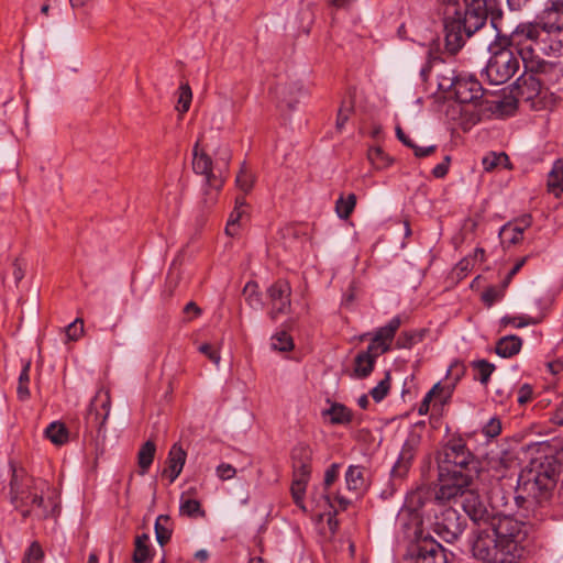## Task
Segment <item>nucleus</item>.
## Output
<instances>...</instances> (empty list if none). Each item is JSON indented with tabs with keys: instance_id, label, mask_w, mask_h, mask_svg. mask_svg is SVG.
<instances>
[{
	"instance_id": "f257e3e1",
	"label": "nucleus",
	"mask_w": 563,
	"mask_h": 563,
	"mask_svg": "<svg viewBox=\"0 0 563 563\" xmlns=\"http://www.w3.org/2000/svg\"><path fill=\"white\" fill-rule=\"evenodd\" d=\"M526 537L522 523L510 517L498 518L492 528L475 532L471 543L473 556L485 563H517Z\"/></svg>"
},
{
	"instance_id": "f03ea898",
	"label": "nucleus",
	"mask_w": 563,
	"mask_h": 563,
	"mask_svg": "<svg viewBox=\"0 0 563 563\" xmlns=\"http://www.w3.org/2000/svg\"><path fill=\"white\" fill-rule=\"evenodd\" d=\"M433 63L439 66L435 102H456L461 106L466 103H474V106H506L501 96L484 91L478 80L474 78H456L454 70L445 66L438 57L432 60L429 58L421 68L420 76L423 81L428 80Z\"/></svg>"
},
{
	"instance_id": "7ed1b4c3",
	"label": "nucleus",
	"mask_w": 563,
	"mask_h": 563,
	"mask_svg": "<svg viewBox=\"0 0 563 563\" xmlns=\"http://www.w3.org/2000/svg\"><path fill=\"white\" fill-rule=\"evenodd\" d=\"M487 15L486 0H464L463 10L456 0H449L444 18L446 51L456 54L485 25Z\"/></svg>"
},
{
	"instance_id": "20e7f679",
	"label": "nucleus",
	"mask_w": 563,
	"mask_h": 563,
	"mask_svg": "<svg viewBox=\"0 0 563 563\" xmlns=\"http://www.w3.org/2000/svg\"><path fill=\"white\" fill-rule=\"evenodd\" d=\"M46 488L48 484L45 481L30 476L23 468L16 470L12 466L10 503L23 518L34 516L45 519L53 515L56 503L51 498L44 499Z\"/></svg>"
},
{
	"instance_id": "39448f33",
	"label": "nucleus",
	"mask_w": 563,
	"mask_h": 563,
	"mask_svg": "<svg viewBox=\"0 0 563 563\" xmlns=\"http://www.w3.org/2000/svg\"><path fill=\"white\" fill-rule=\"evenodd\" d=\"M212 159L205 150H199V142L194 147L192 168L196 174L205 177L208 189L203 192V205L210 207L217 201V196L223 186L231 162V151L227 144H219L212 150Z\"/></svg>"
},
{
	"instance_id": "423d86ee",
	"label": "nucleus",
	"mask_w": 563,
	"mask_h": 563,
	"mask_svg": "<svg viewBox=\"0 0 563 563\" xmlns=\"http://www.w3.org/2000/svg\"><path fill=\"white\" fill-rule=\"evenodd\" d=\"M550 35L543 24L522 23L504 41L516 49L526 70L529 73H538L541 71L543 67V62L540 59L538 52L545 51L543 43Z\"/></svg>"
},
{
	"instance_id": "0eeeda50",
	"label": "nucleus",
	"mask_w": 563,
	"mask_h": 563,
	"mask_svg": "<svg viewBox=\"0 0 563 563\" xmlns=\"http://www.w3.org/2000/svg\"><path fill=\"white\" fill-rule=\"evenodd\" d=\"M555 486L554 472L548 468L523 471L518 481L516 503L529 509L547 501Z\"/></svg>"
},
{
	"instance_id": "6e6552de",
	"label": "nucleus",
	"mask_w": 563,
	"mask_h": 563,
	"mask_svg": "<svg viewBox=\"0 0 563 563\" xmlns=\"http://www.w3.org/2000/svg\"><path fill=\"white\" fill-rule=\"evenodd\" d=\"M492 56L485 68L488 80L494 85L508 81L518 70L520 62L516 49L504 41L490 46Z\"/></svg>"
},
{
	"instance_id": "1a4fd4ad",
	"label": "nucleus",
	"mask_w": 563,
	"mask_h": 563,
	"mask_svg": "<svg viewBox=\"0 0 563 563\" xmlns=\"http://www.w3.org/2000/svg\"><path fill=\"white\" fill-rule=\"evenodd\" d=\"M441 474L450 475L454 471H462V475L478 477L481 473L479 461L467 450L462 440L450 441L444 450L443 457L439 462Z\"/></svg>"
},
{
	"instance_id": "9d476101",
	"label": "nucleus",
	"mask_w": 563,
	"mask_h": 563,
	"mask_svg": "<svg viewBox=\"0 0 563 563\" xmlns=\"http://www.w3.org/2000/svg\"><path fill=\"white\" fill-rule=\"evenodd\" d=\"M111 410V397L109 389L101 387L91 399L86 416L87 427L96 428L95 448L98 454L104 451L107 438L106 423Z\"/></svg>"
},
{
	"instance_id": "9b49d317",
	"label": "nucleus",
	"mask_w": 563,
	"mask_h": 563,
	"mask_svg": "<svg viewBox=\"0 0 563 563\" xmlns=\"http://www.w3.org/2000/svg\"><path fill=\"white\" fill-rule=\"evenodd\" d=\"M434 521L432 530L445 542L452 543L459 539L465 528V521L459 511L445 504H432Z\"/></svg>"
},
{
	"instance_id": "f8f14e48",
	"label": "nucleus",
	"mask_w": 563,
	"mask_h": 563,
	"mask_svg": "<svg viewBox=\"0 0 563 563\" xmlns=\"http://www.w3.org/2000/svg\"><path fill=\"white\" fill-rule=\"evenodd\" d=\"M476 477L471 475H462V471H454L449 474H441L439 471L440 487L435 494L434 500H430L431 504H444L451 501L456 497L463 499V495L468 490L473 481Z\"/></svg>"
},
{
	"instance_id": "ddd939ff",
	"label": "nucleus",
	"mask_w": 563,
	"mask_h": 563,
	"mask_svg": "<svg viewBox=\"0 0 563 563\" xmlns=\"http://www.w3.org/2000/svg\"><path fill=\"white\" fill-rule=\"evenodd\" d=\"M271 310L268 312L272 320H276L280 314H286L291 308V287L285 279H278L266 290Z\"/></svg>"
},
{
	"instance_id": "4468645a",
	"label": "nucleus",
	"mask_w": 563,
	"mask_h": 563,
	"mask_svg": "<svg viewBox=\"0 0 563 563\" xmlns=\"http://www.w3.org/2000/svg\"><path fill=\"white\" fill-rule=\"evenodd\" d=\"M421 443V435L415 431L409 432L405 440L398 460L391 468V477L402 479L408 474L418 448Z\"/></svg>"
},
{
	"instance_id": "2eb2a0df",
	"label": "nucleus",
	"mask_w": 563,
	"mask_h": 563,
	"mask_svg": "<svg viewBox=\"0 0 563 563\" xmlns=\"http://www.w3.org/2000/svg\"><path fill=\"white\" fill-rule=\"evenodd\" d=\"M541 90L540 80L531 73L529 75L520 76L511 86L510 97L511 102H506V106H518L522 102L533 101L539 96Z\"/></svg>"
},
{
	"instance_id": "dca6fc26",
	"label": "nucleus",
	"mask_w": 563,
	"mask_h": 563,
	"mask_svg": "<svg viewBox=\"0 0 563 563\" xmlns=\"http://www.w3.org/2000/svg\"><path fill=\"white\" fill-rule=\"evenodd\" d=\"M462 507L468 517L476 523L488 522L494 519L493 509L487 506V503L475 489H468L463 495Z\"/></svg>"
},
{
	"instance_id": "f3484780",
	"label": "nucleus",
	"mask_w": 563,
	"mask_h": 563,
	"mask_svg": "<svg viewBox=\"0 0 563 563\" xmlns=\"http://www.w3.org/2000/svg\"><path fill=\"white\" fill-rule=\"evenodd\" d=\"M517 108H484L483 113H478L475 108H468L464 110L462 120L460 121V128L463 131H468L475 125L483 117L495 118V119H507L516 115Z\"/></svg>"
},
{
	"instance_id": "a211bd4d",
	"label": "nucleus",
	"mask_w": 563,
	"mask_h": 563,
	"mask_svg": "<svg viewBox=\"0 0 563 563\" xmlns=\"http://www.w3.org/2000/svg\"><path fill=\"white\" fill-rule=\"evenodd\" d=\"M310 462H306L305 460L294 463V479L290 490L295 504L303 510L306 509L303 505V497L310 478Z\"/></svg>"
},
{
	"instance_id": "6ab92c4d",
	"label": "nucleus",
	"mask_w": 563,
	"mask_h": 563,
	"mask_svg": "<svg viewBox=\"0 0 563 563\" xmlns=\"http://www.w3.org/2000/svg\"><path fill=\"white\" fill-rule=\"evenodd\" d=\"M197 495L198 492L196 487H190L180 494L178 509L180 517L190 519L206 518L207 512L202 508Z\"/></svg>"
},
{
	"instance_id": "aec40b11",
	"label": "nucleus",
	"mask_w": 563,
	"mask_h": 563,
	"mask_svg": "<svg viewBox=\"0 0 563 563\" xmlns=\"http://www.w3.org/2000/svg\"><path fill=\"white\" fill-rule=\"evenodd\" d=\"M400 323V319L395 317L386 325L379 328L368 345L369 351L376 352V355L387 352L389 350V343L399 329Z\"/></svg>"
},
{
	"instance_id": "412c9836",
	"label": "nucleus",
	"mask_w": 563,
	"mask_h": 563,
	"mask_svg": "<svg viewBox=\"0 0 563 563\" xmlns=\"http://www.w3.org/2000/svg\"><path fill=\"white\" fill-rule=\"evenodd\" d=\"M542 24L550 34L563 29V0H552L547 3L541 15Z\"/></svg>"
},
{
	"instance_id": "4be33fe9",
	"label": "nucleus",
	"mask_w": 563,
	"mask_h": 563,
	"mask_svg": "<svg viewBox=\"0 0 563 563\" xmlns=\"http://www.w3.org/2000/svg\"><path fill=\"white\" fill-rule=\"evenodd\" d=\"M186 452L180 444L175 443L168 453L167 468L164 470V474L168 476L169 482L173 483L180 475L183 467L186 462Z\"/></svg>"
},
{
	"instance_id": "5701e85b",
	"label": "nucleus",
	"mask_w": 563,
	"mask_h": 563,
	"mask_svg": "<svg viewBox=\"0 0 563 563\" xmlns=\"http://www.w3.org/2000/svg\"><path fill=\"white\" fill-rule=\"evenodd\" d=\"M377 356L376 352L369 351V347H367L366 351L358 353L354 362V376L357 378L367 377L374 369Z\"/></svg>"
},
{
	"instance_id": "b1692460",
	"label": "nucleus",
	"mask_w": 563,
	"mask_h": 563,
	"mask_svg": "<svg viewBox=\"0 0 563 563\" xmlns=\"http://www.w3.org/2000/svg\"><path fill=\"white\" fill-rule=\"evenodd\" d=\"M365 470L361 466L351 465L345 473V482L349 490L362 493L366 489Z\"/></svg>"
},
{
	"instance_id": "393cba45",
	"label": "nucleus",
	"mask_w": 563,
	"mask_h": 563,
	"mask_svg": "<svg viewBox=\"0 0 563 563\" xmlns=\"http://www.w3.org/2000/svg\"><path fill=\"white\" fill-rule=\"evenodd\" d=\"M522 340L517 335H507L498 340L496 353L501 357H511L521 350Z\"/></svg>"
},
{
	"instance_id": "a878e982",
	"label": "nucleus",
	"mask_w": 563,
	"mask_h": 563,
	"mask_svg": "<svg viewBox=\"0 0 563 563\" xmlns=\"http://www.w3.org/2000/svg\"><path fill=\"white\" fill-rule=\"evenodd\" d=\"M415 563H446L445 555L439 544L420 547Z\"/></svg>"
},
{
	"instance_id": "bb28decb",
	"label": "nucleus",
	"mask_w": 563,
	"mask_h": 563,
	"mask_svg": "<svg viewBox=\"0 0 563 563\" xmlns=\"http://www.w3.org/2000/svg\"><path fill=\"white\" fill-rule=\"evenodd\" d=\"M549 191L555 197L563 192V158L558 159L549 173L548 179Z\"/></svg>"
},
{
	"instance_id": "cd10ccee",
	"label": "nucleus",
	"mask_w": 563,
	"mask_h": 563,
	"mask_svg": "<svg viewBox=\"0 0 563 563\" xmlns=\"http://www.w3.org/2000/svg\"><path fill=\"white\" fill-rule=\"evenodd\" d=\"M483 168L485 172H493L498 166H504L506 169H512V164L506 153L489 152L482 159Z\"/></svg>"
},
{
	"instance_id": "c85d7f7f",
	"label": "nucleus",
	"mask_w": 563,
	"mask_h": 563,
	"mask_svg": "<svg viewBox=\"0 0 563 563\" xmlns=\"http://www.w3.org/2000/svg\"><path fill=\"white\" fill-rule=\"evenodd\" d=\"M134 553H133V562L134 563H146L151 560V548H150V536L143 533L135 538L134 543Z\"/></svg>"
},
{
	"instance_id": "c756f323",
	"label": "nucleus",
	"mask_w": 563,
	"mask_h": 563,
	"mask_svg": "<svg viewBox=\"0 0 563 563\" xmlns=\"http://www.w3.org/2000/svg\"><path fill=\"white\" fill-rule=\"evenodd\" d=\"M172 519L167 515H159L155 521V537L159 545H165L172 537Z\"/></svg>"
},
{
	"instance_id": "7c9ffc66",
	"label": "nucleus",
	"mask_w": 563,
	"mask_h": 563,
	"mask_svg": "<svg viewBox=\"0 0 563 563\" xmlns=\"http://www.w3.org/2000/svg\"><path fill=\"white\" fill-rule=\"evenodd\" d=\"M156 452V445L152 440L146 441L137 453V464L141 468L140 473L144 475L153 463Z\"/></svg>"
},
{
	"instance_id": "2f4dec72",
	"label": "nucleus",
	"mask_w": 563,
	"mask_h": 563,
	"mask_svg": "<svg viewBox=\"0 0 563 563\" xmlns=\"http://www.w3.org/2000/svg\"><path fill=\"white\" fill-rule=\"evenodd\" d=\"M324 416H330L333 424H346L352 420L351 410L342 404L334 402L329 409L323 411Z\"/></svg>"
},
{
	"instance_id": "473e14b6",
	"label": "nucleus",
	"mask_w": 563,
	"mask_h": 563,
	"mask_svg": "<svg viewBox=\"0 0 563 563\" xmlns=\"http://www.w3.org/2000/svg\"><path fill=\"white\" fill-rule=\"evenodd\" d=\"M246 202L242 197H238L235 200L234 210L231 212L227 227L225 233L230 236H234L238 233V223L245 213Z\"/></svg>"
},
{
	"instance_id": "72a5a7b5",
	"label": "nucleus",
	"mask_w": 563,
	"mask_h": 563,
	"mask_svg": "<svg viewBox=\"0 0 563 563\" xmlns=\"http://www.w3.org/2000/svg\"><path fill=\"white\" fill-rule=\"evenodd\" d=\"M30 368H31V361L24 360L23 365H22V371L19 375V383H18V388H16L18 398L22 401L29 399V397H30V389H29Z\"/></svg>"
},
{
	"instance_id": "f704fd0d",
	"label": "nucleus",
	"mask_w": 563,
	"mask_h": 563,
	"mask_svg": "<svg viewBox=\"0 0 563 563\" xmlns=\"http://www.w3.org/2000/svg\"><path fill=\"white\" fill-rule=\"evenodd\" d=\"M45 435L56 445H62L68 441V431L60 422H52L45 429Z\"/></svg>"
},
{
	"instance_id": "c9c22d12",
	"label": "nucleus",
	"mask_w": 563,
	"mask_h": 563,
	"mask_svg": "<svg viewBox=\"0 0 563 563\" xmlns=\"http://www.w3.org/2000/svg\"><path fill=\"white\" fill-rule=\"evenodd\" d=\"M429 498L430 493L427 489L418 488L407 495L406 505L411 511H418L426 506Z\"/></svg>"
},
{
	"instance_id": "e433bc0d",
	"label": "nucleus",
	"mask_w": 563,
	"mask_h": 563,
	"mask_svg": "<svg viewBox=\"0 0 563 563\" xmlns=\"http://www.w3.org/2000/svg\"><path fill=\"white\" fill-rule=\"evenodd\" d=\"M472 367L475 371L474 378L478 379L481 384L487 385L493 372L495 371V365L486 360H478L472 362Z\"/></svg>"
},
{
	"instance_id": "4c0bfd02",
	"label": "nucleus",
	"mask_w": 563,
	"mask_h": 563,
	"mask_svg": "<svg viewBox=\"0 0 563 563\" xmlns=\"http://www.w3.org/2000/svg\"><path fill=\"white\" fill-rule=\"evenodd\" d=\"M356 205V196L349 194L346 197L340 196L335 202V211L341 219H347Z\"/></svg>"
},
{
	"instance_id": "58836bf2",
	"label": "nucleus",
	"mask_w": 563,
	"mask_h": 563,
	"mask_svg": "<svg viewBox=\"0 0 563 563\" xmlns=\"http://www.w3.org/2000/svg\"><path fill=\"white\" fill-rule=\"evenodd\" d=\"M500 239L504 244L516 245L520 243L523 239V233L520 231L519 228L514 225L512 223L505 224L500 232H499Z\"/></svg>"
},
{
	"instance_id": "ea45409f",
	"label": "nucleus",
	"mask_w": 563,
	"mask_h": 563,
	"mask_svg": "<svg viewBox=\"0 0 563 563\" xmlns=\"http://www.w3.org/2000/svg\"><path fill=\"white\" fill-rule=\"evenodd\" d=\"M243 295L245 297L246 302L252 309H261L263 307V301L261 298V294L258 291V285L254 282H249L244 286Z\"/></svg>"
},
{
	"instance_id": "a19ab883",
	"label": "nucleus",
	"mask_w": 563,
	"mask_h": 563,
	"mask_svg": "<svg viewBox=\"0 0 563 563\" xmlns=\"http://www.w3.org/2000/svg\"><path fill=\"white\" fill-rule=\"evenodd\" d=\"M235 184H236L238 188L240 190H242L243 192L247 194L249 191H251L253 184H254V176L249 170V168L245 164H243L241 166V169L235 178Z\"/></svg>"
},
{
	"instance_id": "79ce46f5",
	"label": "nucleus",
	"mask_w": 563,
	"mask_h": 563,
	"mask_svg": "<svg viewBox=\"0 0 563 563\" xmlns=\"http://www.w3.org/2000/svg\"><path fill=\"white\" fill-rule=\"evenodd\" d=\"M271 345L274 350L280 352L290 351L294 347L291 336L286 332H278L272 336Z\"/></svg>"
},
{
	"instance_id": "37998d69",
	"label": "nucleus",
	"mask_w": 563,
	"mask_h": 563,
	"mask_svg": "<svg viewBox=\"0 0 563 563\" xmlns=\"http://www.w3.org/2000/svg\"><path fill=\"white\" fill-rule=\"evenodd\" d=\"M367 156L376 168H384L390 164V158L379 147L369 148Z\"/></svg>"
},
{
	"instance_id": "c03bdc74",
	"label": "nucleus",
	"mask_w": 563,
	"mask_h": 563,
	"mask_svg": "<svg viewBox=\"0 0 563 563\" xmlns=\"http://www.w3.org/2000/svg\"><path fill=\"white\" fill-rule=\"evenodd\" d=\"M389 389H390V377H389V374L387 373L385 378L382 379L377 384V386H375L373 389H371L369 394L376 402H379L387 396Z\"/></svg>"
},
{
	"instance_id": "a18cd8bd",
	"label": "nucleus",
	"mask_w": 563,
	"mask_h": 563,
	"mask_svg": "<svg viewBox=\"0 0 563 563\" xmlns=\"http://www.w3.org/2000/svg\"><path fill=\"white\" fill-rule=\"evenodd\" d=\"M504 282L499 288L489 287L482 294V300L486 306L492 307L495 302L499 301L505 295Z\"/></svg>"
},
{
	"instance_id": "49530a36",
	"label": "nucleus",
	"mask_w": 563,
	"mask_h": 563,
	"mask_svg": "<svg viewBox=\"0 0 563 563\" xmlns=\"http://www.w3.org/2000/svg\"><path fill=\"white\" fill-rule=\"evenodd\" d=\"M44 559V552L38 542H32L24 553L22 563H41Z\"/></svg>"
},
{
	"instance_id": "de8ad7c7",
	"label": "nucleus",
	"mask_w": 563,
	"mask_h": 563,
	"mask_svg": "<svg viewBox=\"0 0 563 563\" xmlns=\"http://www.w3.org/2000/svg\"><path fill=\"white\" fill-rule=\"evenodd\" d=\"M65 333L68 340L77 341L84 333L82 319H76L74 322L65 328Z\"/></svg>"
},
{
	"instance_id": "09e8293b",
	"label": "nucleus",
	"mask_w": 563,
	"mask_h": 563,
	"mask_svg": "<svg viewBox=\"0 0 563 563\" xmlns=\"http://www.w3.org/2000/svg\"><path fill=\"white\" fill-rule=\"evenodd\" d=\"M421 341V335L416 332L401 333L397 339V346L399 349H410L413 344Z\"/></svg>"
},
{
	"instance_id": "8fccbe9b",
	"label": "nucleus",
	"mask_w": 563,
	"mask_h": 563,
	"mask_svg": "<svg viewBox=\"0 0 563 563\" xmlns=\"http://www.w3.org/2000/svg\"><path fill=\"white\" fill-rule=\"evenodd\" d=\"M198 351L206 355L216 366H219L221 356L218 347L210 343H202L198 346Z\"/></svg>"
},
{
	"instance_id": "3c124183",
	"label": "nucleus",
	"mask_w": 563,
	"mask_h": 563,
	"mask_svg": "<svg viewBox=\"0 0 563 563\" xmlns=\"http://www.w3.org/2000/svg\"><path fill=\"white\" fill-rule=\"evenodd\" d=\"M340 465L332 464L324 473V490H325V501L330 503V497L327 493L328 488L335 482L339 476Z\"/></svg>"
},
{
	"instance_id": "603ef678",
	"label": "nucleus",
	"mask_w": 563,
	"mask_h": 563,
	"mask_svg": "<svg viewBox=\"0 0 563 563\" xmlns=\"http://www.w3.org/2000/svg\"><path fill=\"white\" fill-rule=\"evenodd\" d=\"M501 432V422L497 417H493L483 427V433L487 438H495L499 435Z\"/></svg>"
},
{
	"instance_id": "864d4df0",
	"label": "nucleus",
	"mask_w": 563,
	"mask_h": 563,
	"mask_svg": "<svg viewBox=\"0 0 563 563\" xmlns=\"http://www.w3.org/2000/svg\"><path fill=\"white\" fill-rule=\"evenodd\" d=\"M440 389L441 388H440V382H439L426 394V396L423 397V399L418 408V413L420 416L428 413L430 402L432 401V399H434L435 391L440 390Z\"/></svg>"
},
{
	"instance_id": "5fc2aeb1",
	"label": "nucleus",
	"mask_w": 563,
	"mask_h": 563,
	"mask_svg": "<svg viewBox=\"0 0 563 563\" xmlns=\"http://www.w3.org/2000/svg\"><path fill=\"white\" fill-rule=\"evenodd\" d=\"M25 262L19 257L14 258L12 262V275L14 279V285L18 284L24 278L25 275Z\"/></svg>"
},
{
	"instance_id": "6e6d98bb",
	"label": "nucleus",
	"mask_w": 563,
	"mask_h": 563,
	"mask_svg": "<svg viewBox=\"0 0 563 563\" xmlns=\"http://www.w3.org/2000/svg\"><path fill=\"white\" fill-rule=\"evenodd\" d=\"M311 449L308 445L299 444L292 451V460L294 463L299 461L310 462L311 460Z\"/></svg>"
},
{
	"instance_id": "4d7b16f0",
	"label": "nucleus",
	"mask_w": 563,
	"mask_h": 563,
	"mask_svg": "<svg viewBox=\"0 0 563 563\" xmlns=\"http://www.w3.org/2000/svg\"><path fill=\"white\" fill-rule=\"evenodd\" d=\"M466 108H446L445 118L453 125V128H460V121Z\"/></svg>"
},
{
	"instance_id": "13d9d810",
	"label": "nucleus",
	"mask_w": 563,
	"mask_h": 563,
	"mask_svg": "<svg viewBox=\"0 0 563 563\" xmlns=\"http://www.w3.org/2000/svg\"><path fill=\"white\" fill-rule=\"evenodd\" d=\"M454 387V383L444 385L440 383L441 389L435 391L434 398L438 399L441 404L446 402L451 398Z\"/></svg>"
},
{
	"instance_id": "bf43d9fd",
	"label": "nucleus",
	"mask_w": 563,
	"mask_h": 563,
	"mask_svg": "<svg viewBox=\"0 0 563 563\" xmlns=\"http://www.w3.org/2000/svg\"><path fill=\"white\" fill-rule=\"evenodd\" d=\"M353 115V108H339L338 117H336V130L342 131L345 123Z\"/></svg>"
},
{
	"instance_id": "052dcab7",
	"label": "nucleus",
	"mask_w": 563,
	"mask_h": 563,
	"mask_svg": "<svg viewBox=\"0 0 563 563\" xmlns=\"http://www.w3.org/2000/svg\"><path fill=\"white\" fill-rule=\"evenodd\" d=\"M235 474H236V470L231 464L221 463L217 467V475L222 481L231 479V478H233L235 476Z\"/></svg>"
},
{
	"instance_id": "680f3d73",
	"label": "nucleus",
	"mask_w": 563,
	"mask_h": 563,
	"mask_svg": "<svg viewBox=\"0 0 563 563\" xmlns=\"http://www.w3.org/2000/svg\"><path fill=\"white\" fill-rule=\"evenodd\" d=\"M450 164H451V156L446 155L443 158V162H441L440 164L434 166V168L432 169V175L435 178H444L449 172Z\"/></svg>"
},
{
	"instance_id": "e2e57ef3",
	"label": "nucleus",
	"mask_w": 563,
	"mask_h": 563,
	"mask_svg": "<svg viewBox=\"0 0 563 563\" xmlns=\"http://www.w3.org/2000/svg\"><path fill=\"white\" fill-rule=\"evenodd\" d=\"M192 93L190 87L185 84L179 87L178 90V104L179 106H189L191 102Z\"/></svg>"
},
{
	"instance_id": "0e129e2a",
	"label": "nucleus",
	"mask_w": 563,
	"mask_h": 563,
	"mask_svg": "<svg viewBox=\"0 0 563 563\" xmlns=\"http://www.w3.org/2000/svg\"><path fill=\"white\" fill-rule=\"evenodd\" d=\"M504 322L511 323L517 328H522L529 324H536L539 322V319L534 318H523V317H512V318H504Z\"/></svg>"
},
{
	"instance_id": "69168bd1",
	"label": "nucleus",
	"mask_w": 563,
	"mask_h": 563,
	"mask_svg": "<svg viewBox=\"0 0 563 563\" xmlns=\"http://www.w3.org/2000/svg\"><path fill=\"white\" fill-rule=\"evenodd\" d=\"M531 397H532L531 386L528 384H523L518 390V398H517L518 402L520 405H525L528 401H530Z\"/></svg>"
},
{
	"instance_id": "338daca9",
	"label": "nucleus",
	"mask_w": 563,
	"mask_h": 563,
	"mask_svg": "<svg viewBox=\"0 0 563 563\" xmlns=\"http://www.w3.org/2000/svg\"><path fill=\"white\" fill-rule=\"evenodd\" d=\"M527 256L526 257H522L520 258L516 264L515 266L509 271V273L507 274V276L505 277L504 279V288H507L508 285L510 284L512 277L521 269V267L526 264L527 262Z\"/></svg>"
},
{
	"instance_id": "774afa93",
	"label": "nucleus",
	"mask_w": 563,
	"mask_h": 563,
	"mask_svg": "<svg viewBox=\"0 0 563 563\" xmlns=\"http://www.w3.org/2000/svg\"><path fill=\"white\" fill-rule=\"evenodd\" d=\"M411 148L413 150L415 155L417 157H426V156H429L432 153H434L435 150H437V146L435 145H430V146H427V147H420V146L413 144V146Z\"/></svg>"
}]
</instances>
